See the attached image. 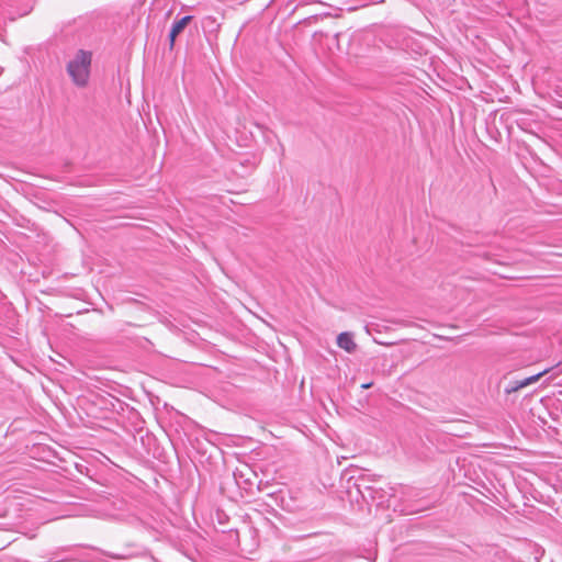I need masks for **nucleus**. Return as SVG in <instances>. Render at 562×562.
Listing matches in <instances>:
<instances>
[{
	"label": "nucleus",
	"instance_id": "1",
	"mask_svg": "<svg viewBox=\"0 0 562 562\" xmlns=\"http://www.w3.org/2000/svg\"><path fill=\"white\" fill-rule=\"evenodd\" d=\"M92 58V52L78 49L67 61L66 71L76 87L86 88L89 85Z\"/></svg>",
	"mask_w": 562,
	"mask_h": 562
},
{
	"label": "nucleus",
	"instance_id": "2",
	"mask_svg": "<svg viewBox=\"0 0 562 562\" xmlns=\"http://www.w3.org/2000/svg\"><path fill=\"white\" fill-rule=\"evenodd\" d=\"M551 371V368H548L535 375L528 376L524 380L513 381L507 384L504 392L507 395L519 392L521 389L538 382L543 375L548 374Z\"/></svg>",
	"mask_w": 562,
	"mask_h": 562
},
{
	"label": "nucleus",
	"instance_id": "3",
	"mask_svg": "<svg viewBox=\"0 0 562 562\" xmlns=\"http://www.w3.org/2000/svg\"><path fill=\"white\" fill-rule=\"evenodd\" d=\"M337 346L348 353H353L358 345L353 338V334L350 331L340 333L336 339Z\"/></svg>",
	"mask_w": 562,
	"mask_h": 562
},
{
	"label": "nucleus",
	"instance_id": "4",
	"mask_svg": "<svg viewBox=\"0 0 562 562\" xmlns=\"http://www.w3.org/2000/svg\"><path fill=\"white\" fill-rule=\"evenodd\" d=\"M193 16L187 15L177 21L170 31L169 34V46L172 49L176 43L177 36L184 30V27L192 21Z\"/></svg>",
	"mask_w": 562,
	"mask_h": 562
},
{
	"label": "nucleus",
	"instance_id": "5",
	"mask_svg": "<svg viewBox=\"0 0 562 562\" xmlns=\"http://www.w3.org/2000/svg\"><path fill=\"white\" fill-rule=\"evenodd\" d=\"M372 385H373V382H369V383L362 384L361 387L366 390V389L371 387Z\"/></svg>",
	"mask_w": 562,
	"mask_h": 562
}]
</instances>
